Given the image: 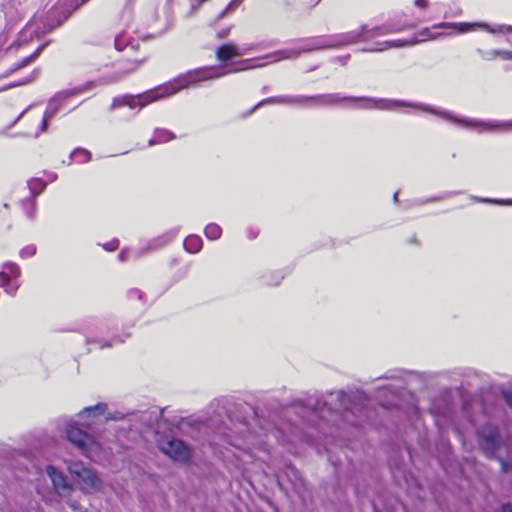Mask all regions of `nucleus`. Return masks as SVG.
Listing matches in <instances>:
<instances>
[{"mask_svg": "<svg viewBox=\"0 0 512 512\" xmlns=\"http://www.w3.org/2000/svg\"><path fill=\"white\" fill-rule=\"evenodd\" d=\"M344 102H353L354 108L362 110L396 111L400 108H412L421 112L430 113L438 118L451 123L459 128L482 133H504L512 131L511 120H479L462 117L449 110L435 107L425 103L410 102L405 100L376 98L366 96H344L340 93H326L309 95V105L320 107H333Z\"/></svg>", "mask_w": 512, "mask_h": 512, "instance_id": "f257e3e1", "label": "nucleus"}, {"mask_svg": "<svg viewBox=\"0 0 512 512\" xmlns=\"http://www.w3.org/2000/svg\"><path fill=\"white\" fill-rule=\"evenodd\" d=\"M364 400L363 394L358 392L331 391L320 395L315 399L311 410V421L317 419L315 427H313V430L318 433L317 439H314L311 432H305L304 440L312 445H315L317 441L323 442L325 449L328 450L330 435L327 429L332 428L330 422L341 419L344 423L352 426L360 425Z\"/></svg>", "mask_w": 512, "mask_h": 512, "instance_id": "f03ea898", "label": "nucleus"}, {"mask_svg": "<svg viewBox=\"0 0 512 512\" xmlns=\"http://www.w3.org/2000/svg\"><path fill=\"white\" fill-rule=\"evenodd\" d=\"M243 54L244 50H241L237 45L233 43H226L219 46L215 51V56L219 61L224 62V64L190 70L184 74L179 75L173 80L162 84V98L172 96L181 89H184L190 85L215 80L231 73L245 71L253 68H260L270 64L268 59H265L264 57L259 59H244L238 62L227 63L232 58L242 56Z\"/></svg>", "mask_w": 512, "mask_h": 512, "instance_id": "7ed1b4c3", "label": "nucleus"}, {"mask_svg": "<svg viewBox=\"0 0 512 512\" xmlns=\"http://www.w3.org/2000/svg\"><path fill=\"white\" fill-rule=\"evenodd\" d=\"M84 2H54L49 5L47 2L45 6L37 11L33 18L27 23L7 50L19 48L24 42L39 38L40 36L49 33L56 27L62 25L70 15L79 9L80 5Z\"/></svg>", "mask_w": 512, "mask_h": 512, "instance_id": "20e7f679", "label": "nucleus"}, {"mask_svg": "<svg viewBox=\"0 0 512 512\" xmlns=\"http://www.w3.org/2000/svg\"><path fill=\"white\" fill-rule=\"evenodd\" d=\"M117 328V319L109 316L103 319L88 317L84 319L78 329L84 336L88 345H95L99 349L111 348L115 344H122L130 337V333L112 334L109 339L105 336Z\"/></svg>", "mask_w": 512, "mask_h": 512, "instance_id": "39448f33", "label": "nucleus"}, {"mask_svg": "<svg viewBox=\"0 0 512 512\" xmlns=\"http://www.w3.org/2000/svg\"><path fill=\"white\" fill-rule=\"evenodd\" d=\"M440 23H438L439 25ZM457 30L447 27H438L437 24L433 25L432 28L421 29L413 38L405 40H387L381 42H375L369 46L361 49L362 52L375 53L383 52L392 48H400L404 46H410L419 42L436 39L438 37H447L456 35Z\"/></svg>", "mask_w": 512, "mask_h": 512, "instance_id": "423d86ee", "label": "nucleus"}, {"mask_svg": "<svg viewBox=\"0 0 512 512\" xmlns=\"http://www.w3.org/2000/svg\"><path fill=\"white\" fill-rule=\"evenodd\" d=\"M326 49H332V47H330L329 34L301 39L296 47L285 48L269 53L265 55L264 58L268 59L269 63H276L282 60L297 59L303 53L316 52Z\"/></svg>", "mask_w": 512, "mask_h": 512, "instance_id": "0eeeda50", "label": "nucleus"}, {"mask_svg": "<svg viewBox=\"0 0 512 512\" xmlns=\"http://www.w3.org/2000/svg\"><path fill=\"white\" fill-rule=\"evenodd\" d=\"M67 469L84 493L92 494L100 491L102 487V480L95 470L86 466L81 461L70 462Z\"/></svg>", "mask_w": 512, "mask_h": 512, "instance_id": "6e6552de", "label": "nucleus"}, {"mask_svg": "<svg viewBox=\"0 0 512 512\" xmlns=\"http://www.w3.org/2000/svg\"><path fill=\"white\" fill-rule=\"evenodd\" d=\"M160 99V86H156L143 93L136 95L125 94L114 97L110 105V110H114L121 107H128L131 110L140 111L149 104Z\"/></svg>", "mask_w": 512, "mask_h": 512, "instance_id": "1a4fd4ad", "label": "nucleus"}, {"mask_svg": "<svg viewBox=\"0 0 512 512\" xmlns=\"http://www.w3.org/2000/svg\"><path fill=\"white\" fill-rule=\"evenodd\" d=\"M438 27H447L457 30V33H468L481 29L491 34H503L506 42L512 46V26L506 24L489 25L484 22H441Z\"/></svg>", "mask_w": 512, "mask_h": 512, "instance_id": "9d476101", "label": "nucleus"}, {"mask_svg": "<svg viewBox=\"0 0 512 512\" xmlns=\"http://www.w3.org/2000/svg\"><path fill=\"white\" fill-rule=\"evenodd\" d=\"M476 435L484 453L490 458H495L502 442L498 426L489 421L477 428Z\"/></svg>", "mask_w": 512, "mask_h": 512, "instance_id": "9b49d317", "label": "nucleus"}, {"mask_svg": "<svg viewBox=\"0 0 512 512\" xmlns=\"http://www.w3.org/2000/svg\"><path fill=\"white\" fill-rule=\"evenodd\" d=\"M66 437L84 456H89L96 445L95 438L80 427L79 421L69 420L66 423Z\"/></svg>", "mask_w": 512, "mask_h": 512, "instance_id": "f8f14e48", "label": "nucleus"}, {"mask_svg": "<svg viewBox=\"0 0 512 512\" xmlns=\"http://www.w3.org/2000/svg\"><path fill=\"white\" fill-rule=\"evenodd\" d=\"M429 412L435 420L439 431L443 433L452 422L453 408L446 396H439L432 400Z\"/></svg>", "mask_w": 512, "mask_h": 512, "instance_id": "ddd939ff", "label": "nucleus"}, {"mask_svg": "<svg viewBox=\"0 0 512 512\" xmlns=\"http://www.w3.org/2000/svg\"><path fill=\"white\" fill-rule=\"evenodd\" d=\"M95 85H96L95 81H88L81 86L57 92L53 97H51L49 99L47 107H46L43 115H45V118L52 119L60 110L61 103L63 100H65L69 97H72L76 94H79L81 92H84V91L94 87Z\"/></svg>", "mask_w": 512, "mask_h": 512, "instance_id": "4468645a", "label": "nucleus"}, {"mask_svg": "<svg viewBox=\"0 0 512 512\" xmlns=\"http://www.w3.org/2000/svg\"><path fill=\"white\" fill-rule=\"evenodd\" d=\"M162 453L176 462L188 464L192 460L193 449L183 440L172 439L167 442L166 447H162Z\"/></svg>", "mask_w": 512, "mask_h": 512, "instance_id": "2eb2a0df", "label": "nucleus"}, {"mask_svg": "<svg viewBox=\"0 0 512 512\" xmlns=\"http://www.w3.org/2000/svg\"><path fill=\"white\" fill-rule=\"evenodd\" d=\"M329 39L330 47H332V49H338L360 42H365L363 25L356 30L344 33L329 34Z\"/></svg>", "mask_w": 512, "mask_h": 512, "instance_id": "dca6fc26", "label": "nucleus"}, {"mask_svg": "<svg viewBox=\"0 0 512 512\" xmlns=\"http://www.w3.org/2000/svg\"><path fill=\"white\" fill-rule=\"evenodd\" d=\"M46 473L52 482L53 489L59 496L63 497L71 494L73 486L61 471L53 465H47Z\"/></svg>", "mask_w": 512, "mask_h": 512, "instance_id": "f3484780", "label": "nucleus"}, {"mask_svg": "<svg viewBox=\"0 0 512 512\" xmlns=\"http://www.w3.org/2000/svg\"><path fill=\"white\" fill-rule=\"evenodd\" d=\"M265 104H280L289 106L305 107L309 106V95H279L261 100L255 105L253 110Z\"/></svg>", "mask_w": 512, "mask_h": 512, "instance_id": "a211bd4d", "label": "nucleus"}, {"mask_svg": "<svg viewBox=\"0 0 512 512\" xmlns=\"http://www.w3.org/2000/svg\"><path fill=\"white\" fill-rule=\"evenodd\" d=\"M482 412L490 421H496L502 424L508 421V416L503 404L495 398L484 399Z\"/></svg>", "mask_w": 512, "mask_h": 512, "instance_id": "6ab92c4d", "label": "nucleus"}, {"mask_svg": "<svg viewBox=\"0 0 512 512\" xmlns=\"http://www.w3.org/2000/svg\"><path fill=\"white\" fill-rule=\"evenodd\" d=\"M406 23H392L386 22L379 26L369 27L363 25L365 42L370 41L376 37L385 36L391 33L402 31L406 27Z\"/></svg>", "mask_w": 512, "mask_h": 512, "instance_id": "aec40b11", "label": "nucleus"}, {"mask_svg": "<svg viewBox=\"0 0 512 512\" xmlns=\"http://www.w3.org/2000/svg\"><path fill=\"white\" fill-rule=\"evenodd\" d=\"M243 429L240 431L234 432L229 426L228 423L223 422L222 426L218 428L216 432V436L220 438L223 443L228 444L229 446L235 447L237 449H242L243 440L242 434Z\"/></svg>", "mask_w": 512, "mask_h": 512, "instance_id": "412c9836", "label": "nucleus"}, {"mask_svg": "<svg viewBox=\"0 0 512 512\" xmlns=\"http://www.w3.org/2000/svg\"><path fill=\"white\" fill-rule=\"evenodd\" d=\"M107 409L108 405L103 402H99L96 405L83 408L78 413V417L80 419H87V421L82 423V426L85 428H90L95 419L105 415Z\"/></svg>", "mask_w": 512, "mask_h": 512, "instance_id": "4be33fe9", "label": "nucleus"}, {"mask_svg": "<svg viewBox=\"0 0 512 512\" xmlns=\"http://www.w3.org/2000/svg\"><path fill=\"white\" fill-rule=\"evenodd\" d=\"M381 379L399 380L401 382L408 383L414 379L423 380V374H421L417 371H407V370L396 369V370H391V371L386 372L383 376L377 378L376 380L378 381Z\"/></svg>", "mask_w": 512, "mask_h": 512, "instance_id": "5701e85b", "label": "nucleus"}, {"mask_svg": "<svg viewBox=\"0 0 512 512\" xmlns=\"http://www.w3.org/2000/svg\"><path fill=\"white\" fill-rule=\"evenodd\" d=\"M3 11L8 27L13 26L15 28L16 24L22 19L21 2H6L3 4Z\"/></svg>", "mask_w": 512, "mask_h": 512, "instance_id": "b1692460", "label": "nucleus"}, {"mask_svg": "<svg viewBox=\"0 0 512 512\" xmlns=\"http://www.w3.org/2000/svg\"><path fill=\"white\" fill-rule=\"evenodd\" d=\"M190 270V263L180 258H174L169 263V271L172 274L173 281L178 282L184 279Z\"/></svg>", "mask_w": 512, "mask_h": 512, "instance_id": "393cba45", "label": "nucleus"}, {"mask_svg": "<svg viewBox=\"0 0 512 512\" xmlns=\"http://www.w3.org/2000/svg\"><path fill=\"white\" fill-rule=\"evenodd\" d=\"M141 61H128L123 69L117 70L112 75L104 76L99 80L102 85L112 84L120 81L128 73L134 71Z\"/></svg>", "mask_w": 512, "mask_h": 512, "instance_id": "a878e982", "label": "nucleus"}, {"mask_svg": "<svg viewBox=\"0 0 512 512\" xmlns=\"http://www.w3.org/2000/svg\"><path fill=\"white\" fill-rule=\"evenodd\" d=\"M285 277L284 270H266L259 276V281L265 286H278Z\"/></svg>", "mask_w": 512, "mask_h": 512, "instance_id": "bb28decb", "label": "nucleus"}, {"mask_svg": "<svg viewBox=\"0 0 512 512\" xmlns=\"http://www.w3.org/2000/svg\"><path fill=\"white\" fill-rule=\"evenodd\" d=\"M203 241L200 236L192 234L185 238L184 249L191 254H196L202 249Z\"/></svg>", "mask_w": 512, "mask_h": 512, "instance_id": "cd10ccee", "label": "nucleus"}, {"mask_svg": "<svg viewBox=\"0 0 512 512\" xmlns=\"http://www.w3.org/2000/svg\"><path fill=\"white\" fill-rule=\"evenodd\" d=\"M91 156V152L87 149L77 147L70 153L68 165H71L72 162L79 164L87 163L91 160Z\"/></svg>", "mask_w": 512, "mask_h": 512, "instance_id": "c85d7f7f", "label": "nucleus"}, {"mask_svg": "<svg viewBox=\"0 0 512 512\" xmlns=\"http://www.w3.org/2000/svg\"><path fill=\"white\" fill-rule=\"evenodd\" d=\"M0 288H4L5 292L13 297L17 294L19 284L12 283L10 275L5 271H0Z\"/></svg>", "mask_w": 512, "mask_h": 512, "instance_id": "c756f323", "label": "nucleus"}, {"mask_svg": "<svg viewBox=\"0 0 512 512\" xmlns=\"http://www.w3.org/2000/svg\"><path fill=\"white\" fill-rule=\"evenodd\" d=\"M27 184L30 190V197H28L29 199L35 200V198L46 188V182L40 178H32L28 181Z\"/></svg>", "mask_w": 512, "mask_h": 512, "instance_id": "7c9ffc66", "label": "nucleus"}, {"mask_svg": "<svg viewBox=\"0 0 512 512\" xmlns=\"http://www.w3.org/2000/svg\"><path fill=\"white\" fill-rule=\"evenodd\" d=\"M158 248V239L154 238L147 242V244L143 245L142 247L133 249L134 259H139L141 257H144L152 250H157Z\"/></svg>", "mask_w": 512, "mask_h": 512, "instance_id": "2f4dec72", "label": "nucleus"}, {"mask_svg": "<svg viewBox=\"0 0 512 512\" xmlns=\"http://www.w3.org/2000/svg\"><path fill=\"white\" fill-rule=\"evenodd\" d=\"M204 234L209 240H218L222 235V228L216 223H210L204 228Z\"/></svg>", "mask_w": 512, "mask_h": 512, "instance_id": "473e14b6", "label": "nucleus"}, {"mask_svg": "<svg viewBox=\"0 0 512 512\" xmlns=\"http://www.w3.org/2000/svg\"><path fill=\"white\" fill-rule=\"evenodd\" d=\"M48 45V43H43L37 47V49L29 56L24 57L20 61H18V67L24 68L35 61L39 55L42 53L44 48Z\"/></svg>", "mask_w": 512, "mask_h": 512, "instance_id": "72a5a7b5", "label": "nucleus"}, {"mask_svg": "<svg viewBox=\"0 0 512 512\" xmlns=\"http://www.w3.org/2000/svg\"><path fill=\"white\" fill-rule=\"evenodd\" d=\"M458 194H460L459 191H446V192H443V193H441L439 195L432 196V197H430V198H428L426 200H421L420 204H426V203H430V202L442 201V200L454 197V196H456Z\"/></svg>", "mask_w": 512, "mask_h": 512, "instance_id": "f704fd0d", "label": "nucleus"}, {"mask_svg": "<svg viewBox=\"0 0 512 512\" xmlns=\"http://www.w3.org/2000/svg\"><path fill=\"white\" fill-rule=\"evenodd\" d=\"M22 204H23V209L25 210L27 217L29 219L33 220L35 218V214H36L35 200L26 198L25 200H23Z\"/></svg>", "mask_w": 512, "mask_h": 512, "instance_id": "c9c22d12", "label": "nucleus"}, {"mask_svg": "<svg viewBox=\"0 0 512 512\" xmlns=\"http://www.w3.org/2000/svg\"><path fill=\"white\" fill-rule=\"evenodd\" d=\"M239 3L240 2H228V4L218 12L215 20L218 21V20L234 13L236 11V9L238 8Z\"/></svg>", "mask_w": 512, "mask_h": 512, "instance_id": "e433bc0d", "label": "nucleus"}, {"mask_svg": "<svg viewBox=\"0 0 512 512\" xmlns=\"http://www.w3.org/2000/svg\"><path fill=\"white\" fill-rule=\"evenodd\" d=\"M2 268L9 272L8 274L10 275V278H18L21 275L20 267L14 262H5L3 263Z\"/></svg>", "mask_w": 512, "mask_h": 512, "instance_id": "4c0bfd02", "label": "nucleus"}, {"mask_svg": "<svg viewBox=\"0 0 512 512\" xmlns=\"http://www.w3.org/2000/svg\"><path fill=\"white\" fill-rule=\"evenodd\" d=\"M476 53L481 59L485 61H493L496 57H498V49L483 50L479 48L476 50Z\"/></svg>", "mask_w": 512, "mask_h": 512, "instance_id": "58836bf2", "label": "nucleus"}, {"mask_svg": "<svg viewBox=\"0 0 512 512\" xmlns=\"http://www.w3.org/2000/svg\"><path fill=\"white\" fill-rule=\"evenodd\" d=\"M114 45L118 51L125 50L129 46V43L126 39L125 34L121 33V34L117 35L114 40Z\"/></svg>", "mask_w": 512, "mask_h": 512, "instance_id": "ea45409f", "label": "nucleus"}, {"mask_svg": "<svg viewBox=\"0 0 512 512\" xmlns=\"http://www.w3.org/2000/svg\"><path fill=\"white\" fill-rule=\"evenodd\" d=\"M36 251H37L36 246L33 245V244H30V245H27V246L23 247L20 250L19 256L22 259H28V258L33 257L36 254Z\"/></svg>", "mask_w": 512, "mask_h": 512, "instance_id": "a19ab883", "label": "nucleus"}, {"mask_svg": "<svg viewBox=\"0 0 512 512\" xmlns=\"http://www.w3.org/2000/svg\"><path fill=\"white\" fill-rule=\"evenodd\" d=\"M13 30H14L13 26L8 27V24L5 23V27L2 30V32L0 33V51L3 49V46L5 45V43L8 41Z\"/></svg>", "mask_w": 512, "mask_h": 512, "instance_id": "79ce46f5", "label": "nucleus"}, {"mask_svg": "<svg viewBox=\"0 0 512 512\" xmlns=\"http://www.w3.org/2000/svg\"><path fill=\"white\" fill-rule=\"evenodd\" d=\"M500 395L505 404L512 410V388L501 389Z\"/></svg>", "mask_w": 512, "mask_h": 512, "instance_id": "37998d69", "label": "nucleus"}, {"mask_svg": "<svg viewBox=\"0 0 512 512\" xmlns=\"http://www.w3.org/2000/svg\"><path fill=\"white\" fill-rule=\"evenodd\" d=\"M144 296L145 294L137 288H132L127 291V298L129 300L137 299L139 301H142L144 299Z\"/></svg>", "mask_w": 512, "mask_h": 512, "instance_id": "c03bdc74", "label": "nucleus"}, {"mask_svg": "<svg viewBox=\"0 0 512 512\" xmlns=\"http://www.w3.org/2000/svg\"><path fill=\"white\" fill-rule=\"evenodd\" d=\"M130 259H134L133 249L123 248L118 254V260L120 262H126Z\"/></svg>", "mask_w": 512, "mask_h": 512, "instance_id": "a18cd8bd", "label": "nucleus"}, {"mask_svg": "<svg viewBox=\"0 0 512 512\" xmlns=\"http://www.w3.org/2000/svg\"><path fill=\"white\" fill-rule=\"evenodd\" d=\"M119 245H120V241L117 238H114V239L102 244V247L104 250H106L108 252H112V251L117 250Z\"/></svg>", "mask_w": 512, "mask_h": 512, "instance_id": "49530a36", "label": "nucleus"}, {"mask_svg": "<svg viewBox=\"0 0 512 512\" xmlns=\"http://www.w3.org/2000/svg\"><path fill=\"white\" fill-rule=\"evenodd\" d=\"M37 76H38V71L37 70L32 71L30 76H28L26 78H23L21 80H18L16 82L17 83V87L31 83L32 81H34L37 78Z\"/></svg>", "mask_w": 512, "mask_h": 512, "instance_id": "de8ad7c7", "label": "nucleus"}, {"mask_svg": "<svg viewBox=\"0 0 512 512\" xmlns=\"http://www.w3.org/2000/svg\"><path fill=\"white\" fill-rule=\"evenodd\" d=\"M124 418V414L122 412H113V413H108L106 415V420H113V421H118V420H122Z\"/></svg>", "mask_w": 512, "mask_h": 512, "instance_id": "09e8293b", "label": "nucleus"}, {"mask_svg": "<svg viewBox=\"0 0 512 512\" xmlns=\"http://www.w3.org/2000/svg\"><path fill=\"white\" fill-rule=\"evenodd\" d=\"M51 118H45V115H43V118H42V121H41V124H40V128H39V132L36 133L35 137H38L39 133H43V132H46L47 129H48V122Z\"/></svg>", "mask_w": 512, "mask_h": 512, "instance_id": "8fccbe9b", "label": "nucleus"}, {"mask_svg": "<svg viewBox=\"0 0 512 512\" xmlns=\"http://www.w3.org/2000/svg\"><path fill=\"white\" fill-rule=\"evenodd\" d=\"M350 57H351L350 54H345L342 56L335 57L332 60L340 63L342 66H345L348 63V61L350 60Z\"/></svg>", "mask_w": 512, "mask_h": 512, "instance_id": "3c124183", "label": "nucleus"}, {"mask_svg": "<svg viewBox=\"0 0 512 512\" xmlns=\"http://www.w3.org/2000/svg\"><path fill=\"white\" fill-rule=\"evenodd\" d=\"M22 69L21 67H18V62L14 63L5 73H3L0 77L5 78L11 75L12 73Z\"/></svg>", "mask_w": 512, "mask_h": 512, "instance_id": "603ef678", "label": "nucleus"}, {"mask_svg": "<svg viewBox=\"0 0 512 512\" xmlns=\"http://www.w3.org/2000/svg\"><path fill=\"white\" fill-rule=\"evenodd\" d=\"M498 57L502 60H512V52L498 49Z\"/></svg>", "mask_w": 512, "mask_h": 512, "instance_id": "864d4df0", "label": "nucleus"}, {"mask_svg": "<svg viewBox=\"0 0 512 512\" xmlns=\"http://www.w3.org/2000/svg\"><path fill=\"white\" fill-rule=\"evenodd\" d=\"M161 137H162V143H163V142H168V141L174 139L175 136L172 132L162 129Z\"/></svg>", "mask_w": 512, "mask_h": 512, "instance_id": "5fc2aeb1", "label": "nucleus"}, {"mask_svg": "<svg viewBox=\"0 0 512 512\" xmlns=\"http://www.w3.org/2000/svg\"><path fill=\"white\" fill-rule=\"evenodd\" d=\"M230 32V27H227V28H224V29H221L217 32V38L219 39H223L225 38Z\"/></svg>", "mask_w": 512, "mask_h": 512, "instance_id": "6e6d98bb", "label": "nucleus"}, {"mask_svg": "<svg viewBox=\"0 0 512 512\" xmlns=\"http://www.w3.org/2000/svg\"><path fill=\"white\" fill-rule=\"evenodd\" d=\"M258 233H259V232H258V230H257V229H255V228H249V229L247 230V237H248L249 239H255V238L258 236Z\"/></svg>", "mask_w": 512, "mask_h": 512, "instance_id": "4d7b16f0", "label": "nucleus"}, {"mask_svg": "<svg viewBox=\"0 0 512 512\" xmlns=\"http://www.w3.org/2000/svg\"><path fill=\"white\" fill-rule=\"evenodd\" d=\"M11 454V451L4 447V446H0V459H4L6 458L7 456H9Z\"/></svg>", "mask_w": 512, "mask_h": 512, "instance_id": "13d9d810", "label": "nucleus"}, {"mask_svg": "<svg viewBox=\"0 0 512 512\" xmlns=\"http://www.w3.org/2000/svg\"><path fill=\"white\" fill-rule=\"evenodd\" d=\"M34 104H30L29 106H27L19 115L18 117L15 119L14 123H16L17 121H19L23 115L31 108L33 107Z\"/></svg>", "mask_w": 512, "mask_h": 512, "instance_id": "bf43d9fd", "label": "nucleus"}, {"mask_svg": "<svg viewBox=\"0 0 512 512\" xmlns=\"http://www.w3.org/2000/svg\"><path fill=\"white\" fill-rule=\"evenodd\" d=\"M15 87H17V83L12 82V83H10L8 85H5V86L1 87L0 88V92L8 90V89H11V88H15Z\"/></svg>", "mask_w": 512, "mask_h": 512, "instance_id": "052dcab7", "label": "nucleus"}, {"mask_svg": "<svg viewBox=\"0 0 512 512\" xmlns=\"http://www.w3.org/2000/svg\"><path fill=\"white\" fill-rule=\"evenodd\" d=\"M501 512H512V505L504 504L501 508Z\"/></svg>", "mask_w": 512, "mask_h": 512, "instance_id": "680f3d73", "label": "nucleus"}, {"mask_svg": "<svg viewBox=\"0 0 512 512\" xmlns=\"http://www.w3.org/2000/svg\"><path fill=\"white\" fill-rule=\"evenodd\" d=\"M164 413V408H162V414ZM161 421H162V428L165 426V428L167 429H170L168 427V420L162 415V418H161Z\"/></svg>", "mask_w": 512, "mask_h": 512, "instance_id": "e2e57ef3", "label": "nucleus"}, {"mask_svg": "<svg viewBox=\"0 0 512 512\" xmlns=\"http://www.w3.org/2000/svg\"><path fill=\"white\" fill-rule=\"evenodd\" d=\"M415 3H416V5H417L419 8H421V9L426 8V4H427V2H420V1H417V2H415Z\"/></svg>", "mask_w": 512, "mask_h": 512, "instance_id": "0e129e2a", "label": "nucleus"}, {"mask_svg": "<svg viewBox=\"0 0 512 512\" xmlns=\"http://www.w3.org/2000/svg\"><path fill=\"white\" fill-rule=\"evenodd\" d=\"M184 420L182 418H179V419H175L174 422H172L171 424L174 425V426H179Z\"/></svg>", "mask_w": 512, "mask_h": 512, "instance_id": "69168bd1", "label": "nucleus"}, {"mask_svg": "<svg viewBox=\"0 0 512 512\" xmlns=\"http://www.w3.org/2000/svg\"><path fill=\"white\" fill-rule=\"evenodd\" d=\"M156 143H157V141L153 138V139H150V140H149L148 145H149V146H152V145H154V144H156Z\"/></svg>", "mask_w": 512, "mask_h": 512, "instance_id": "338daca9", "label": "nucleus"}, {"mask_svg": "<svg viewBox=\"0 0 512 512\" xmlns=\"http://www.w3.org/2000/svg\"><path fill=\"white\" fill-rule=\"evenodd\" d=\"M414 415L418 418L419 417V410L417 408H413Z\"/></svg>", "mask_w": 512, "mask_h": 512, "instance_id": "774afa93", "label": "nucleus"}]
</instances>
